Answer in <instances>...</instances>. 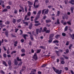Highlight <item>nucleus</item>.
Instances as JSON below:
<instances>
[{
    "label": "nucleus",
    "mask_w": 74,
    "mask_h": 74,
    "mask_svg": "<svg viewBox=\"0 0 74 74\" xmlns=\"http://www.w3.org/2000/svg\"><path fill=\"white\" fill-rule=\"evenodd\" d=\"M17 12L18 10H14V14H17Z\"/></svg>",
    "instance_id": "09e8293b"
},
{
    "label": "nucleus",
    "mask_w": 74,
    "mask_h": 74,
    "mask_svg": "<svg viewBox=\"0 0 74 74\" xmlns=\"http://www.w3.org/2000/svg\"><path fill=\"white\" fill-rule=\"evenodd\" d=\"M3 56L4 58H7V54H4L3 55Z\"/></svg>",
    "instance_id": "a18cd8bd"
},
{
    "label": "nucleus",
    "mask_w": 74,
    "mask_h": 74,
    "mask_svg": "<svg viewBox=\"0 0 74 74\" xmlns=\"http://www.w3.org/2000/svg\"><path fill=\"white\" fill-rule=\"evenodd\" d=\"M41 49H37V51H36V53H38L41 52Z\"/></svg>",
    "instance_id": "cd10ccee"
},
{
    "label": "nucleus",
    "mask_w": 74,
    "mask_h": 74,
    "mask_svg": "<svg viewBox=\"0 0 74 74\" xmlns=\"http://www.w3.org/2000/svg\"><path fill=\"white\" fill-rule=\"evenodd\" d=\"M5 26H6V25H1V27L2 28V27H5Z\"/></svg>",
    "instance_id": "a19ab883"
},
{
    "label": "nucleus",
    "mask_w": 74,
    "mask_h": 74,
    "mask_svg": "<svg viewBox=\"0 0 74 74\" xmlns=\"http://www.w3.org/2000/svg\"><path fill=\"white\" fill-rule=\"evenodd\" d=\"M33 13L34 15H36V11H33Z\"/></svg>",
    "instance_id": "e2e57ef3"
},
{
    "label": "nucleus",
    "mask_w": 74,
    "mask_h": 74,
    "mask_svg": "<svg viewBox=\"0 0 74 74\" xmlns=\"http://www.w3.org/2000/svg\"><path fill=\"white\" fill-rule=\"evenodd\" d=\"M27 17V15H25L24 18V20H26Z\"/></svg>",
    "instance_id": "052dcab7"
},
{
    "label": "nucleus",
    "mask_w": 74,
    "mask_h": 74,
    "mask_svg": "<svg viewBox=\"0 0 74 74\" xmlns=\"http://www.w3.org/2000/svg\"><path fill=\"white\" fill-rule=\"evenodd\" d=\"M63 56L64 58L66 59H69L68 57H67V56H65L64 55H63Z\"/></svg>",
    "instance_id": "4c0bfd02"
},
{
    "label": "nucleus",
    "mask_w": 74,
    "mask_h": 74,
    "mask_svg": "<svg viewBox=\"0 0 74 74\" xmlns=\"http://www.w3.org/2000/svg\"><path fill=\"white\" fill-rule=\"evenodd\" d=\"M41 10H40L37 13V15H38L40 16V14H41Z\"/></svg>",
    "instance_id": "473e14b6"
},
{
    "label": "nucleus",
    "mask_w": 74,
    "mask_h": 74,
    "mask_svg": "<svg viewBox=\"0 0 74 74\" xmlns=\"http://www.w3.org/2000/svg\"><path fill=\"white\" fill-rule=\"evenodd\" d=\"M50 32H51L50 29L47 30L46 31V33H49Z\"/></svg>",
    "instance_id": "72a5a7b5"
},
{
    "label": "nucleus",
    "mask_w": 74,
    "mask_h": 74,
    "mask_svg": "<svg viewBox=\"0 0 74 74\" xmlns=\"http://www.w3.org/2000/svg\"><path fill=\"white\" fill-rule=\"evenodd\" d=\"M13 23H16V19L15 18H13L12 20V21Z\"/></svg>",
    "instance_id": "5701e85b"
},
{
    "label": "nucleus",
    "mask_w": 74,
    "mask_h": 74,
    "mask_svg": "<svg viewBox=\"0 0 74 74\" xmlns=\"http://www.w3.org/2000/svg\"><path fill=\"white\" fill-rule=\"evenodd\" d=\"M66 53H68L69 52V50L68 49H66Z\"/></svg>",
    "instance_id": "c03bdc74"
},
{
    "label": "nucleus",
    "mask_w": 74,
    "mask_h": 74,
    "mask_svg": "<svg viewBox=\"0 0 74 74\" xmlns=\"http://www.w3.org/2000/svg\"><path fill=\"white\" fill-rule=\"evenodd\" d=\"M67 46L69 45V41H67L66 42V43L65 44Z\"/></svg>",
    "instance_id": "58836bf2"
},
{
    "label": "nucleus",
    "mask_w": 74,
    "mask_h": 74,
    "mask_svg": "<svg viewBox=\"0 0 74 74\" xmlns=\"http://www.w3.org/2000/svg\"><path fill=\"white\" fill-rule=\"evenodd\" d=\"M47 66V64H44L43 65H42L41 66L42 67H44Z\"/></svg>",
    "instance_id": "3c124183"
},
{
    "label": "nucleus",
    "mask_w": 74,
    "mask_h": 74,
    "mask_svg": "<svg viewBox=\"0 0 74 74\" xmlns=\"http://www.w3.org/2000/svg\"><path fill=\"white\" fill-rule=\"evenodd\" d=\"M27 15L29 16H30V15H31V13L30 12H29L27 13Z\"/></svg>",
    "instance_id": "7c9ffc66"
},
{
    "label": "nucleus",
    "mask_w": 74,
    "mask_h": 74,
    "mask_svg": "<svg viewBox=\"0 0 74 74\" xmlns=\"http://www.w3.org/2000/svg\"><path fill=\"white\" fill-rule=\"evenodd\" d=\"M65 18L66 19H68V16L67 15H66L65 16Z\"/></svg>",
    "instance_id": "680f3d73"
},
{
    "label": "nucleus",
    "mask_w": 74,
    "mask_h": 74,
    "mask_svg": "<svg viewBox=\"0 0 74 74\" xmlns=\"http://www.w3.org/2000/svg\"><path fill=\"white\" fill-rule=\"evenodd\" d=\"M46 23H49V22H51V20L50 19L48 20H46Z\"/></svg>",
    "instance_id": "4be33fe9"
},
{
    "label": "nucleus",
    "mask_w": 74,
    "mask_h": 74,
    "mask_svg": "<svg viewBox=\"0 0 74 74\" xmlns=\"http://www.w3.org/2000/svg\"><path fill=\"white\" fill-rule=\"evenodd\" d=\"M27 3H28L29 5H33V3L30 1H28Z\"/></svg>",
    "instance_id": "ddd939ff"
},
{
    "label": "nucleus",
    "mask_w": 74,
    "mask_h": 74,
    "mask_svg": "<svg viewBox=\"0 0 74 74\" xmlns=\"http://www.w3.org/2000/svg\"><path fill=\"white\" fill-rule=\"evenodd\" d=\"M7 11H8V10H7V9H3L2 11V12H7Z\"/></svg>",
    "instance_id": "c85d7f7f"
},
{
    "label": "nucleus",
    "mask_w": 74,
    "mask_h": 74,
    "mask_svg": "<svg viewBox=\"0 0 74 74\" xmlns=\"http://www.w3.org/2000/svg\"><path fill=\"white\" fill-rule=\"evenodd\" d=\"M62 35L63 36H66V33H62Z\"/></svg>",
    "instance_id": "864d4df0"
},
{
    "label": "nucleus",
    "mask_w": 74,
    "mask_h": 74,
    "mask_svg": "<svg viewBox=\"0 0 74 74\" xmlns=\"http://www.w3.org/2000/svg\"><path fill=\"white\" fill-rule=\"evenodd\" d=\"M60 35H59V34H57L56 35V36H55V37L56 38V39H58L59 37H60Z\"/></svg>",
    "instance_id": "1a4fd4ad"
},
{
    "label": "nucleus",
    "mask_w": 74,
    "mask_h": 74,
    "mask_svg": "<svg viewBox=\"0 0 74 74\" xmlns=\"http://www.w3.org/2000/svg\"><path fill=\"white\" fill-rule=\"evenodd\" d=\"M54 36V34H51L49 36V38H52L53 37V36Z\"/></svg>",
    "instance_id": "9d476101"
},
{
    "label": "nucleus",
    "mask_w": 74,
    "mask_h": 74,
    "mask_svg": "<svg viewBox=\"0 0 74 74\" xmlns=\"http://www.w3.org/2000/svg\"><path fill=\"white\" fill-rule=\"evenodd\" d=\"M31 72H36V70L35 69H32Z\"/></svg>",
    "instance_id": "de8ad7c7"
},
{
    "label": "nucleus",
    "mask_w": 74,
    "mask_h": 74,
    "mask_svg": "<svg viewBox=\"0 0 74 74\" xmlns=\"http://www.w3.org/2000/svg\"><path fill=\"white\" fill-rule=\"evenodd\" d=\"M71 47H73V45L70 44L69 47V49H71Z\"/></svg>",
    "instance_id": "37998d69"
},
{
    "label": "nucleus",
    "mask_w": 74,
    "mask_h": 74,
    "mask_svg": "<svg viewBox=\"0 0 74 74\" xmlns=\"http://www.w3.org/2000/svg\"><path fill=\"white\" fill-rule=\"evenodd\" d=\"M67 23L69 25H71V23L69 21H67Z\"/></svg>",
    "instance_id": "13d9d810"
},
{
    "label": "nucleus",
    "mask_w": 74,
    "mask_h": 74,
    "mask_svg": "<svg viewBox=\"0 0 74 74\" xmlns=\"http://www.w3.org/2000/svg\"><path fill=\"white\" fill-rule=\"evenodd\" d=\"M22 63H23V62L22 61H20L19 63L18 64V66H21L22 64Z\"/></svg>",
    "instance_id": "b1692460"
},
{
    "label": "nucleus",
    "mask_w": 74,
    "mask_h": 74,
    "mask_svg": "<svg viewBox=\"0 0 74 74\" xmlns=\"http://www.w3.org/2000/svg\"><path fill=\"white\" fill-rule=\"evenodd\" d=\"M0 72L1 73H2V74H5V73H4V72H3V71L2 70H1Z\"/></svg>",
    "instance_id": "603ef678"
},
{
    "label": "nucleus",
    "mask_w": 74,
    "mask_h": 74,
    "mask_svg": "<svg viewBox=\"0 0 74 74\" xmlns=\"http://www.w3.org/2000/svg\"><path fill=\"white\" fill-rule=\"evenodd\" d=\"M29 74H36V72H32L30 73Z\"/></svg>",
    "instance_id": "774afa93"
},
{
    "label": "nucleus",
    "mask_w": 74,
    "mask_h": 74,
    "mask_svg": "<svg viewBox=\"0 0 74 74\" xmlns=\"http://www.w3.org/2000/svg\"><path fill=\"white\" fill-rule=\"evenodd\" d=\"M61 63L62 64H64L65 63V62L64 60H62L61 61Z\"/></svg>",
    "instance_id": "f704fd0d"
},
{
    "label": "nucleus",
    "mask_w": 74,
    "mask_h": 74,
    "mask_svg": "<svg viewBox=\"0 0 74 74\" xmlns=\"http://www.w3.org/2000/svg\"><path fill=\"white\" fill-rule=\"evenodd\" d=\"M19 30L18 29H17L16 28H15L14 29V30H15V32H16H16H18V30Z\"/></svg>",
    "instance_id": "8fccbe9b"
},
{
    "label": "nucleus",
    "mask_w": 74,
    "mask_h": 74,
    "mask_svg": "<svg viewBox=\"0 0 74 74\" xmlns=\"http://www.w3.org/2000/svg\"><path fill=\"white\" fill-rule=\"evenodd\" d=\"M17 61L18 62H20V61H22V60L21 58L19 59V57H17Z\"/></svg>",
    "instance_id": "aec40b11"
},
{
    "label": "nucleus",
    "mask_w": 74,
    "mask_h": 74,
    "mask_svg": "<svg viewBox=\"0 0 74 74\" xmlns=\"http://www.w3.org/2000/svg\"><path fill=\"white\" fill-rule=\"evenodd\" d=\"M52 68L53 69V70H54L56 73H58V74H61L62 70H60L59 71V70L56 69L54 67H52Z\"/></svg>",
    "instance_id": "f257e3e1"
},
{
    "label": "nucleus",
    "mask_w": 74,
    "mask_h": 74,
    "mask_svg": "<svg viewBox=\"0 0 74 74\" xmlns=\"http://www.w3.org/2000/svg\"><path fill=\"white\" fill-rule=\"evenodd\" d=\"M39 5H39V4H38V5H36V6H35V8H38V7H39Z\"/></svg>",
    "instance_id": "bf43d9fd"
},
{
    "label": "nucleus",
    "mask_w": 74,
    "mask_h": 74,
    "mask_svg": "<svg viewBox=\"0 0 74 74\" xmlns=\"http://www.w3.org/2000/svg\"><path fill=\"white\" fill-rule=\"evenodd\" d=\"M68 29V26H66L64 29V31L66 32V31H67V29Z\"/></svg>",
    "instance_id": "c9c22d12"
},
{
    "label": "nucleus",
    "mask_w": 74,
    "mask_h": 74,
    "mask_svg": "<svg viewBox=\"0 0 74 74\" xmlns=\"http://www.w3.org/2000/svg\"><path fill=\"white\" fill-rule=\"evenodd\" d=\"M8 64L9 65V66H11V60L8 61Z\"/></svg>",
    "instance_id": "412c9836"
},
{
    "label": "nucleus",
    "mask_w": 74,
    "mask_h": 74,
    "mask_svg": "<svg viewBox=\"0 0 74 74\" xmlns=\"http://www.w3.org/2000/svg\"><path fill=\"white\" fill-rule=\"evenodd\" d=\"M5 34L6 36L7 37H8V32H5Z\"/></svg>",
    "instance_id": "6ab92c4d"
},
{
    "label": "nucleus",
    "mask_w": 74,
    "mask_h": 74,
    "mask_svg": "<svg viewBox=\"0 0 74 74\" xmlns=\"http://www.w3.org/2000/svg\"><path fill=\"white\" fill-rule=\"evenodd\" d=\"M32 41H30L29 43V45H30V46H31L32 45Z\"/></svg>",
    "instance_id": "79ce46f5"
},
{
    "label": "nucleus",
    "mask_w": 74,
    "mask_h": 74,
    "mask_svg": "<svg viewBox=\"0 0 74 74\" xmlns=\"http://www.w3.org/2000/svg\"><path fill=\"white\" fill-rule=\"evenodd\" d=\"M30 36L31 40H33L34 39L33 38V35L31 34L30 35Z\"/></svg>",
    "instance_id": "f8f14e48"
},
{
    "label": "nucleus",
    "mask_w": 74,
    "mask_h": 74,
    "mask_svg": "<svg viewBox=\"0 0 74 74\" xmlns=\"http://www.w3.org/2000/svg\"><path fill=\"white\" fill-rule=\"evenodd\" d=\"M47 30V28L46 27H45L43 28V31H44V32H46Z\"/></svg>",
    "instance_id": "e433bc0d"
},
{
    "label": "nucleus",
    "mask_w": 74,
    "mask_h": 74,
    "mask_svg": "<svg viewBox=\"0 0 74 74\" xmlns=\"http://www.w3.org/2000/svg\"><path fill=\"white\" fill-rule=\"evenodd\" d=\"M21 21H22V18H20L17 20V23H19L20 22H21Z\"/></svg>",
    "instance_id": "4468645a"
},
{
    "label": "nucleus",
    "mask_w": 74,
    "mask_h": 74,
    "mask_svg": "<svg viewBox=\"0 0 74 74\" xmlns=\"http://www.w3.org/2000/svg\"><path fill=\"white\" fill-rule=\"evenodd\" d=\"M34 22L35 23H38L39 22V21H37V20H34Z\"/></svg>",
    "instance_id": "49530a36"
},
{
    "label": "nucleus",
    "mask_w": 74,
    "mask_h": 74,
    "mask_svg": "<svg viewBox=\"0 0 74 74\" xmlns=\"http://www.w3.org/2000/svg\"><path fill=\"white\" fill-rule=\"evenodd\" d=\"M71 13L73 14V10H74V8L73 7H71Z\"/></svg>",
    "instance_id": "a211bd4d"
},
{
    "label": "nucleus",
    "mask_w": 74,
    "mask_h": 74,
    "mask_svg": "<svg viewBox=\"0 0 74 74\" xmlns=\"http://www.w3.org/2000/svg\"><path fill=\"white\" fill-rule=\"evenodd\" d=\"M64 69L66 70H67H67H69V68H68V67H65L64 68Z\"/></svg>",
    "instance_id": "6e6d98bb"
},
{
    "label": "nucleus",
    "mask_w": 74,
    "mask_h": 74,
    "mask_svg": "<svg viewBox=\"0 0 74 74\" xmlns=\"http://www.w3.org/2000/svg\"><path fill=\"white\" fill-rule=\"evenodd\" d=\"M70 71H71V73L72 74H74V72H73V71L72 70H71Z\"/></svg>",
    "instance_id": "338daca9"
},
{
    "label": "nucleus",
    "mask_w": 74,
    "mask_h": 74,
    "mask_svg": "<svg viewBox=\"0 0 74 74\" xmlns=\"http://www.w3.org/2000/svg\"><path fill=\"white\" fill-rule=\"evenodd\" d=\"M33 26V24L32 23H31L29 25V29H32V27Z\"/></svg>",
    "instance_id": "423d86ee"
},
{
    "label": "nucleus",
    "mask_w": 74,
    "mask_h": 74,
    "mask_svg": "<svg viewBox=\"0 0 74 74\" xmlns=\"http://www.w3.org/2000/svg\"><path fill=\"white\" fill-rule=\"evenodd\" d=\"M40 48H41L42 49H46V47H45L43 46H40L39 47Z\"/></svg>",
    "instance_id": "0eeeda50"
},
{
    "label": "nucleus",
    "mask_w": 74,
    "mask_h": 74,
    "mask_svg": "<svg viewBox=\"0 0 74 74\" xmlns=\"http://www.w3.org/2000/svg\"><path fill=\"white\" fill-rule=\"evenodd\" d=\"M6 8L8 9H10L11 8V7L10 6H8L6 7Z\"/></svg>",
    "instance_id": "5fc2aeb1"
},
{
    "label": "nucleus",
    "mask_w": 74,
    "mask_h": 74,
    "mask_svg": "<svg viewBox=\"0 0 74 74\" xmlns=\"http://www.w3.org/2000/svg\"><path fill=\"white\" fill-rule=\"evenodd\" d=\"M21 57L23 56H25V54L23 53L21 54Z\"/></svg>",
    "instance_id": "0e129e2a"
},
{
    "label": "nucleus",
    "mask_w": 74,
    "mask_h": 74,
    "mask_svg": "<svg viewBox=\"0 0 74 74\" xmlns=\"http://www.w3.org/2000/svg\"><path fill=\"white\" fill-rule=\"evenodd\" d=\"M23 21V24H25V25H26V26H28V23L27 22H24V21H25L24 20Z\"/></svg>",
    "instance_id": "9b49d317"
},
{
    "label": "nucleus",
    "mask_w": 74,
    "mask_h": 74,
    "mask_svg": "<svg viewBox=\"0 0 74 74\" xmlns=\"http://www.w3.org/2000/svg\"><path fill=\"white\" fill-rule=\"evenodd\" d=\"M60 15V11H58L57 14H56V16H59Z\"/></svg>",
    "instance_id": "a878e982"
},
{
    "label": "nucleus",
    "mask_w": 74,
    "mask_h": 74,
    "mask_svg": "<svg viewBox=\"0 0 74 74\" xmlns=\"http://www.w3.org/2000/svg\"><path fill=\"white\" fill-rule=\"evenodd\" d=\"M53 41V38L50 39L48 41L49 42H51Z\"/></svg>",
    "instance_id": "c756f323"
},
{
    "label": "nucleus",
    "mask_w": 74,
    "mask_h": 74,
    "mask_svg": "<svg viewBox=\"0 0 74 74\" xmlns=\"http://www.w3.org/2000/svg\"><path fill=\"white\" fill-rule=\"evenodd\" d=\"M21 51L22 52V53H25V49H22Z\"/></svg>",
    "instance_id": "ea45409f"
},
{
    "label": "nucleus",
    "mask_w": 74,
    "mask_h": 74,
    "mask_svg": "<svg viewBox=\"0 0 74 74\" xmlns=\"http://www.w3.org/2000/svg\"><path fill=\"white\" fill-rule=\"evenodd\" d=\"M5 23L6 25H9V24L10 23V21H8L6 22H5Z\"/></svg>",
    "instance_id": "2f4dec72"
},
{
    "label": "nucleus",
    "mask_w": 74,
    "mask_h": 74,
    "mask_svg": "<svg viewBox=\"0 0 74 74\" xmlns=\"http://www.w3.org/2000/svg\"><path fill=\"white\" fill-rule=\"evenodd\" d=\"M53 43H59V41L58 40H55L53 41Z\"/></svg>",
    "instance_id": "bb28decb"
},
{
    "label": "nucleus",
    "mask_w": 74,
    "mask_h": 74,
    "mask_svg": "<svg viewBox=\"0 0 74 74\" xmlns=\"http://www.w3.org/2000/svg\"><path fill=\"white\" fill-rule=\"evenodd\" d=\"M40 25H41V23H38L37 24H35L34 25V26H40Z\"/></svg>",
    "instance_id": "2eb2a0df"
},
{
    "label": "nucleus",
    "mask_w": 74,
    "mask_h": 74,
    "mask_svg": "<svg viewBox=\"0 0 74 74\" xmlns=\"http://www.w3.org/2000/svg\"><path fill=\"white\" fill-rule=\"evenodd\" d=\"M45 1L46 3L48 4L49 3V0H46Z\"/></svg>",
    "instance_id": "4d7b16f0"
},
{
    "label": "nucleus",
    "mask_w": 74,
    "mask_h": 74,
    "mask_svg": "<svg viewBox=\"0 0 74 74\" xmlns=\"http://www.w3.org/2000/svg\"><path fill=\"white\" fill-rule=\"evenodd\" d=\"M71 38H72V40H74V34H73L72 35H71Z\"/></svg>",
    "instance_id": "393cba45"
},
{
    "label": "nucleus",
    "mask_w": 74,
    "mask_h": 74,
    "mask_svg": "<svg viewBox=\"0 0 74 74\" xmlns=\"http://www.w3.org/2000/svg\"><path fill=\"white\" fill-rule=\"evenodd\" d=\"M32 58L34 59L35 60H37L38 58H37V53H35L34 55V56L32 57Z\"/></svg>",
    "instance_id": "20e7f679"
},
{
    "label": "nucleus",
    "mask_w": 74,
    "mask_h": 74,
    "mask_svg": "<svg viewBox=\"0 0 74 74\" xmlns=\"http://www.w3.org/2000/svg\"><path fill=\"white\" fill-rule=\"evenodd\" d=\"M14 64H15V65H17L18 63V62H17L16 60H14Z\"/></svg>",
    "instance_id": "f3484780"
},
{
    "label": "nucleus",
    "mask_w": 74,
    "mask_h": 74,
    "mask_svg": "<svg viewBox=\"0 0 74 74\" xmlns=\"http://www.w3.org/2000/svg\"><path fill=\"white\" fill-rule=\"evenodd\" d=\"M21 42L23 43V42H24V39H21Z\"/></svg>",
    "instance_id": "69168bd1"
},
{
    "label": "nucleus",
    "mask_w": 74,
    "mask_h": 74,
    "mask_svg": "<svg viewBox=\"0 0 74 74\" xmlns=\"http://www.w3.org/2000/svg\"><path fill=\"white\" fill-rule=\"evenodd\" d=\"M42 27H41L40 28V30L38 29H36V33L37 34H38V32L39 33H41L42 32H44V31H42Z\"/></svg>",
    "instance_id": "f03ea898"
},
{
    "label": "nucleus",
    "mask_w": 74,
    "mask_h": 74,
    "mask_svg": "<svg viewBox=\"0 0 74 74\" xmlns=\"http://www.w3.org/2000/svg\"><path fill=\"white\" fill-rule=\"evenodd\" d=\"M3 65H5V66H7V63L5 62L4 61H3Z\"/></svg>",
    "instance_id": "6e6552de"
},
{
    "label": "nucleus",
    "mask_w": 74,
    "mask_h": 74,
    "mask_svg": "<svg viewBox=\"0 0 74 74\" xmlns=\"http://www.w3.org/2000/svg\"><path fill=\"white\" fill-rule=\"evenodd\" d=\"M28 36V35L27 34H24L23 35L22 37H23L25 40H26V37Z\"/></svg>",
    "instance_id": "39448f33"
},
{
    "label": "nucleus",
    "mask_w": 74,
    "mask_h": 74,
    "mask_svg": "<svg viewBox=\"0 0 74 74\" xmlns=\"http://www.w3.org/2000/svg\"><path fill=\"white\" fill-rule=\"evenodd\" d=\"M44 11L45 14H48V12H49V9H47L43 10L42 12V14H44Z\"/></svg>",
    "instance_id": "7ed1b4c3"
},
{
    "label": "nucleus",
    "mask_w": 74,
    "mask_h": 74,
    "mask_svg": "<svg viewBox=\"0 0 74 74\" xmlns=\"http://www.w3.org/2000/svg\"><path fill=\"white\" fill-rule=\"evenodd\" d=\"M70 3H71L72 5H74V0H71V1L70 2Z\"/></svg>",
    "instance_id": "dca6fc26"
}]
</instances>
